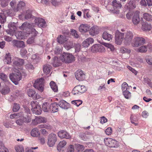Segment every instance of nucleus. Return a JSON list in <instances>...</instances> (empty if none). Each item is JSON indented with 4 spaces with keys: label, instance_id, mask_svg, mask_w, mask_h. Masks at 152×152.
<instances>
[{
    "label": "nucleus",
    "instance_id": "obj_8",
    "mask_svg": "<svg viewBox=\"0 0 152 152\" xmlns=\"http://www.w3.org/2000/svg\"><path fill=\"white\" fill-rule=\"evenodd\" d=\"M48 141L47 143L50 147L54 146L57 141V136L56 134L51 133L48 136Z\"/></svg>",
    "mask_w": 152,
    "mask_h": 152
},
{
    "label": "nucleus",
    "instance_id": "obj_21",
    "mask_svg": "<svg viewBox=\"0 0 152 152\" xmlns=\"http://www.w3.org/2000/svg\"><path fill=\"white\" fill-rule=\"evenodd\" d=\"M13 43L14 46L18 48H20L25 47V44L24 42L21 41L13 40Z\"/></svg>",
    "mask_w": 152,
    "mask_h": 152
},
{
    "label": "nucleus",
    "instance_id": "obj_64",
    "mask_svg": "<svg viewBox=\"0 0 152 152\" xmlns=\"http://www.w3.org/2000/svg\"><path fill=\"white\" fill-rule=\"evenodd\" d=\"M34 37H32L29 38L27 41V42L28 44H33L34 42Z\"/></svg>",
    "mask_w": 152,
    "mask_h": 152
},
{
    "label": "nucleus",
    "instance_id": "obj_63",
    "mask_svg": "<svg viewBox=\"0 0 152 152\" xmlns=\"http://www.w3.org/2000/svg\"><path fill=\"white\" fill-rule=\"evenodd\" d=\"M106 134L108 135H110L112 133V130L111 127H108L105 130Z\"/></svg>",
    "mask_w": 152,
    "mask_h": 152
},
{
    "label": "nucleus",
    "instance_id": "obj_61",
    "mask_svg": "<svg viewBox=\"0 0 152 152\" xmlns=\"http://www.w3.org/2000/svg\"><path fill=\"white\" fill-rule=\"evenodd\" d=\"M8 0H1V4L3 7H6L8 4Z\"/></svg>",
    "mask_w": 152,
    "mask_h": 152
},
{
    "label": "nucleus",
    "instance_id": "obj_3",
    "mask_svg": "<svg viewBox=\"0 0 152 152\" xmlns=\"http://www.w3.org/2000/svg\"><path fill=\"white\" fill-rule=\"evenodd\" d=\"M74 56L71 54L63 53L61 55L62 62L65 63H69L75 60Z\"/></svg>",
    "mask_w": 152,
    "mask_h": 152
},
{
    "label": "nucleus",
    "instance_id": "obj_6",
    "mask_svg": "<svg viewBox=\"0 0 152 152\" xmlns=\"http://www.w3.org/2000/svg\"><path fill=\"white\" fill-rule=\"evenodd\" d=\"M44 79L41 78L37 79L34 85V86L38 90L42 92L44 90Z\"/></svg>",
    "mask_w": 152,
    "mask_h": 152
},
{
    "label": "nucleus",
    "instance_id": "obj_46",
    "mask_svg": "<svg viewBox=\"0 0 152 152\" xmlns=\"http://www.w3.org/2000/svg\"><path fill=\"white\" fill-rule=\"evenodd\" d=\"M39 105L38 104V102L36 101H32L30 104V105L31 107V110L33 111V110H35V108L37 107V106Z\"/></svg>",
    "mask_w": 152,
    "mask_h": 152
},
{
    "label": "nucleus",
    "instance_id": "obj_34",
    "mask_svg": "<svg viewBox=\"0 0 152 152\" xmlns=\"http://www.w3.org/2000/svg\"><path fill=\"white\" fill-rule=\"evenodd\" d=\"M131 122L135 126H137L138 124L135 123L138 121V119L137 118L136 115L132 114L130 117Z\"/></svg>",
    "mask_w": 152,
    "mask_h": 152
},
{
    "label": "nucleus",
    "instance_id": "obj_7",
    "mask_svg": "<svg viewBox=\"0 0 152 152\" xmlns=\"http://www.w3.org/2000/svg\"><path fill=\"white\" fill-rule=\"evenodd\" d=\"M86 91V87L83 86L78 85L75 86L73 89L72 93L74 95L84 93Z\"/></svg>",
    "mask_w": 152,
    "mask_h": 152
},
{
    "label": "nucleus",
    "instance_id": "obj_35",
    "mask_svg": "<svg viewBox=\"0 0 152 152\" xmlns=\"http://www.w3.org/2000/svg\"><path fill=\"white\" fill-rule=\"evenodd\" d=\"M112 4L114 8H115L117 9L121 8L122 7L121 3L116 0L112 2Z\"/></svg>",
    "mask_w": 152,
    "mask_h": 152
},
{
    "label": "nucleus",
    "instance_id": "obj_44",
    "mask_svg": "<svg viewBox=\"0 0 152 152\" xmlns=\"http://www.w3.org/2000/svg\"><path fill=\"white\" fill-rule=\"evenodd\" d=\"M75 148L77 152H81L84 149V146L83 145L79 144H76Z\"/></svg>",
    "mask_w": 152,
    "mask_h": 152
},
{
    "label": "nucleus",
    "instance_id": "obj_15",
    "mask_svg": "<svg viewBox=\"0 0 152 152\" xmlns=\"http://www.w3.org/2000/svg\"><path fill=\"white\" fill-rule=\"evenodd\" d=\"M75 77L79 81L83 80L85 77V75L81 70H77L75 73Z\"/></svg>",
    "mask_w": 152,
    "mask_h": 152
},
{
    "label": "nucleus",
    "instance_id": "obj_38",
    "mask_svg": "<svg viewBox=\"0 0 152 152\" xmlns=\"http://www.w3.org/2000/svg\"><path fill=\"white\" fill-rule=\"evenodd\" d=\"M0 78L5 82L6 84H9V82L7 75L3 73H0Z\"/></svg>",
    "mask_w": 152,
    "mask_h": 152
},
{
    "label": "nucleus",
    "instance_id": "obj_37",
    "mask_svg": "<svg viewBox=\"0 0 152 152\" xmlns=\"http://www.w3.org/2000/svg\"><path fill=\"white\" fill-rule=\"evenodd\" d=\"M143 18L148 21H152V15L147 13L143 14Z\"/></svg>",
    "mask_w": 152,
    "mask_h": 152
},
{
    "label": "nucleus",
    "instance_id": "obj_25",
    "mask_svg": "<svg viewBox=\"0 0 152 152\" xmlns=\"http://www.w3.org/2000/svg\"><path fill=\"white\" fill-rule=\"evenodd\" d=\"M51 112L54 113L57 112L58 110V105L57 103H53L50 104Z\"/></svg>",
    "mask_w": 152,
    "mask_h": 152
},
{
    "label": "nucleus",
    "instance_id": "obj_50",
    "mask_svg": "<svg viewBox=\"0 0 152 152\" xmlns=\"http://www.w3.org/2000/svg\"><path fill=\"white\" fill-rule=\"evenodd\" d=\"M6 16L3 13H0V22L3 23L6 21Z\"/></svg>",
    "mask_w": 152,
    "mask_h": 152
},
{
    "label": "nucleus",
    "instance_id": "obj_36",
    "mask_svg": "<svg viewBox=\"0 0 152 152\" xmlns=\"http://www.w3.org/2000/svg\"><path fill=\"white\" fill-rule=\"evenodd\" d=\"M99 43L109 48L111 51H113L115 49L114 46L111 44L104 42H101V41L99 42Z\"/></svg>",
    "mask_w": 152,
    "mask_h": 152
},
{
    "label": "nucleus",
    "instance_id": "obj_59",
    "mask_svg": "<svg viewBox=\"0 0 152 152\" xmlns=\"http://www.w3.org/2000/svg\"><path fill=\"white\" fill-rule=\"evenodd\" d=\"M16 2L15 0H13L11 1L10 3V5L12 8L13 9L14 11V9L17 8V7H15V6L16 4Z\"/></svg>",
    "mask_w": 152,
    "mask_h": 152
},
{
    "label": "nucleus",
    "instance_id": "obj_28",
    "mask_svg": "<svg viewBox=\"0 0 152 152\" xmlns=\"http://www.w3.org/2000/svg\"><path fill=\"white\" fill-rule=\"evenodd\" d=\"M89 33L92 36L98 34L99 33L98 27L96 26L92 27L90 29Z\"/></svg>",
    "mask_w": 152,
    "mask_h": 152
},
{
    "label": "nucleus",
    "instance_id": "obj_5",
    "mask_svg": "<svg viewBox=\"0 0 152 152\" xmlns=\"http://www.w3.org/2000/svg\"><path fill=\"white\" fill-rule=\"evenodd\" d=\"M104 142L107 146L111 148H117L118 146L117 141L111 138H105L104 139Z\"/></svg>",
    "mask_w": 152,
    "mask_h": 152
},
{
    "label": "nucleus",
    "instance_id": "obj_14",
    "mask_svg": "<svg viewBox=\"0 0 152 152\" xmlns=\"http://www.w3.org/2000/svg\"><path fill=\"white\" fill-rule=\"evenodd\" d=\"M140 20L139 16V12L136 11L132 17V22L134 25L138 24L140 21Z\"/></svg>",
    "mask_w": 152,
    "mask_h": 152
},
{
    "label": "nucleus",
    "instance_id": "obj_4",
    "mask_svg": "<svg viewBox=\"0 0 152 152\" xmlns=\"http://www.w3.org/2000/svg\"><path fill=\"white\" fill-rule=\"evenodd\" d=\"M145 42V39L143 37H137L134 39L132 43V45L133 47H137L144 45Z\"/></svg>",
    "mask_w": 152,
    "mask_h": 152
},
{
    "label": "nucleus",
    "instance_id": "obj_18",
    "mask_svg": "<svg viewBox=\"0 0 152 152\" xmlns=\"http://www.w3.org/2000/svg\"><path fill=\"white\" fill-rule=\"evenodd\" d=\"M151 28V24H148L146 22H143L142 24V29L143 31H149Z\"/></svg>",
    "mask_w": 152,
    "mask_h": 152
},
{
    "label": "nucleus",
    "instance_id": "obj_54",
    "mask_svg": "<svg viewBox=\"0 0 152 152\" xmlns=\"http://www.w3.org/2000/svg\"><path fill=\"white\" fill-rule=\"evenodd\" d=\"M80 137L82 140L85 141H86L89 139L88 137V136L87 135L86 133H85L81 134L80 135Z\"/></svg>",
    "mask_w": 152,
    "mask_h": 152
},
{
    "label": "nucleus",
    "instance_id": "obj_19",
    "mask_svg": "<svg viewBox=\"0 0 152 152\" xmlns=\"http://www.w3.org/2000/svg\"><path fill=\"white\" fill-rule=\"evenodd\" d=\"M89 26L87 24H82L79 27V31L82 32H86L89 30Z\"/></svg>",
    "mask_w": 152,
    "mask_h": 152
},
{
    "label": "nucleus",
    "instance_id": "obj_30",
    "mask_svg": "<svg viewBox=\"0 0 152 152\" xmlns=\"http://www.w3.org/2000/svg\"><path fill=\"white\" fill-rule=\"evenodd\" d=\"M68 40V37L65 36L60 35L59 37H58L57 38V42L61 44L64 43L66 41Z\"/></svg>",
    "mask_w": 152,
    "mask_h": 152
},
{
    "label": "nucleus",
    "instance_id": "obj_60",
    "mask_svg": "<svg viewBox=\"0 0 152 152\" xmlns=\"http://www.w3.org/2000/svg\"><path fill=\"white\" fill-rule=\"evenodd\" d=\"M20 109V106L18 104H15L13 108V110L14 112H17L18 110Z\"/></svg>",
    "mask_w": 152,
    "mask_h": 152
},
{
    "label": "nucleus",
    "instance_id": "obj_49",
    "mask_svg": "<svg viewBox=\"0 0 152 152\" xmlns=\"http://www.w3.org/2000/svg\"><path fill=\"white\" fill-rule=\"evenodd\" d=\"M123 94L125 98L126 99H130L131 97V92L128 91L123 92Z\"/></svg>",
    "mask_w": 152,
    "mask_h": 152
},
{
    "label": "nucleus",
    "instance_id": "obj_47",
    "mask_svg": "<svg viewBox=\"0 0 152 152\" xmlns=\"http://www.w3.org/2000/svg\"><path fill=\"white\" fill-rule=\"evenodd\" d=\"M10 91V88L8 86L3 88L1 91V93L5 95L8 93Z\"/></svg>",
    "mask_w": 152,
    "mask_h": 152
},
{
    "label": "nucleus",
    "instance_id": "obj_2",
    "mask_svg": "<svg viewBox=\"0 0 152 152\" xmlns=\"http://www.w3.org/2000/svg\"><path fill=\"white\" fill-rule=\"evenodd\" d=\"M33 26V24L29 23L27 22H25L23 23L22 25L19 27V28L21 30H28V32L27 33H30L31 31V34H34V36H35L37 34L38 32L36 31L35 29L32 28Z\"/></svg>",
    "mask_w": 152,
    "mask_h": 152
},
{
    "label": "nucleus",
    "instance_id": "obj_32",
    "mask_svg": "<svg viewBox=\"0 0 152 152\" xmlns=\"http://www.w3.org/2000/svg\"><path fill=\"white\" fill-rule=\"evenodd\" d=\"M61 61V60L60 58H58L57 57H55L53 59V62L52 64L54 66L56 67L60 65Z\"/></svg>",
    "mask_w": 152,
    "mask_h": 152
},
{
    "label": "nucleus",
    "instance_id": "obj_58",
    "mask_svg": "<svg viewBox=\"0 0 152 152\" xmlns=\"http://www.w3.org/2000/svg\"><path fill=\"white\" fill-rule=\"evenodd\" d=\"M71 32L72 35L75 38H78L79 37V35L77 33V32L75 30L72 29L71 30Z\"/></svg>",
    "mask_w": 152,
    "mask_h": 152
},
{
    "label": "nucleus",
    "instance_id": "obj_45",
    "mask_svg": "<svg viewBox=\"0 0 152 152\" xmlns=\"http://www.w3.org/2000/svg\"><path fill=\"white\" fill-rule=\"evenodd\" d=\"M33 113L36 115H40L42 112L41 108L40 105L37 106L35 110H33Z\"/></svg>",
    "mask_w": 152,
    "mask_h": 152
},
{
    "label": "nucleus",
    "instance_id": "obj_41",
    "mask_svg": "<svg viewBox=\"0 0 152 152\" xmlns=\"http://www.w3.org/2000/svg\"><path fill=\"white\" fill-rule=\"evenodd\" d=\"M73 46V43L72 42H67L64 45V47L67 50L72 48Z\"/></svg>",
    "mask_w": 152,
    "mask_h": 152
},
{
    "label": "nucleus",
    "instance_id": "obj_20",
    "mask_svg": "<svg viewBox=\"0 0 152 152\" xmlns=\"http://www.w3.org/2000/svg\"><path fill=\"white\" fill-rule=\"evenodd\" d=\"M35 23L39 26L44 27L45 26L46 23L44 19L38 18L35 19Z\"/></svg>",
    "mask_w": 152,
    "mask_h": 152
},
{
    "label": "nucleus",
    "instance_id": "obj_11",
    "mask_svg": "<svg viewBox=\"0 0 152 152\" xmlns=\"http://www.w3.org/2000/svg\"><path fill=\"white\" fill-rule=\"evenodd\" d=\"M124 41L127 43L130 42L132 39L134 34L132 32L128 31L124 33Z\"/></svg>",
    "mask_w": 152,
    "mask_h": 152
},
{
    "label": "nucleus",
    "instance_id": "obj_24",
    "mask_svg": "<svg viewBox=\"0 0 152 152\" xmlns=\"http://www.w3.org/2000/svg\"><path fill=\"white\" fill-rule=\"evenodd\" d=\"M42 108L44 112H51L50 104L48 103H44L42 105Z\"/></svg>",
    "mask_w": 152,
    "mask_h": 152
},
{
    "label": "nucleus",
    "instance_id": "obj_10",
    "mask_svg": "<svg viewBox=\"0 0 152 152\" xmlns=\"http://www.w3.org/2000/svg\"><path fill=\"white\" fill-rule=\"evenodd\" d=\"M91 50L94 53H102L105 51V49L104 46L100 44H95L91 47Z\"/></svg>",
    "mask_w": 152,
    "mask_h": 152
},
{
    "label": "nucleus",
    "instance_id": "obj_12",
    "mask_svg": "<svg viewBox=\"0 0 152 152\" xmlns=\"http://www.w3.org/2000/svg\"><path fill=\"white\" fill-rule=\"evenodd\" d=\"M24 63V60L23 59L18 58H15L13 63V66L15 69V70L17 69L16 68H18V67L23 65Z\"/></svg>",
    "mask_w": 152,
    "mask_h": 152
},
{
    "label": "nucleus",
    "instance_id": "obj_39",
    "mask_svg": "<svg viewBox=\"0 0 152 152\" xmlns=\"http://www.w3.org/2000/svg\"><path fill=\"white\" fill-rule=\"evenodd\" d=\"M66 142L64 140L60 142L57 146V150L60 152L61 148L64 147L66 145Z\"/></svg>",
    "mask_w": 152,
    "mask_h": 152
},
{
    "label": "nucleus",
    "instance_id": "obj_57",
    "mask_svg": "<svg viewBox=\"0 0 152 152\" xmlns=\"http://www.w3.org/2000/svg\"><path fill=\"white\" fill-rule=\"evenodd\" d=\"M81 45L80 44L77 43L75 44L74 47L75 49V52H79L80 50Z\"/></svg>",
    "mask_w": 152,
    "mask_h": 152
},
{
    "label": "nucleus",
    "instance_id": "obj_1",
    "mask_svg": "<svg viewBox=\"0 0 152 152\" xmlns=\"http://www.w3.org/2000/svg\"><path fill=\"white\" fill-rule=\"evenodd\" d=\"M13 70L16 72L10 74L9 77L10 80L14 83L15 85H17L19 83V81L21 79L22 75L18 70Z\"/></svg>",
    "mask_w": 152,
    "mask_h": 152
},
{
    "label": "nucleus",
    "instance_id": "obj_23",
    "mask_svg": "<svg viewBox=\"0 0 152 152\" xmlns=\"http://www.w3.org/2000/svg\"><path fill=\"white\" fill-rule=\"evenodd\" d=\"M58 105L60 107L64 109H67L69 107V104L64 100H61Z\"/></svg>",
    "mask_w": 152,
    "mask_h": 152
},
{
    "label": "nucleus",
    "instance_id": "obj_62",
    "mask_svg": "<svg viewBox=\"0 0 152 152\" xmlns=\"http://www.w3.org/2000/svg\"><path fill=\"white\" fill-rule=\"evenodd\" d=\"M146 60L148 64L150 65H152V57H147Z\"/></svg>",
    "mask_w": 152,
    "mask_h": 152
},
{
    "label": "nucleus",
    "instance_id": "obj_43",
    "mask_svg": "<svg viewBox=\"0 0 152 152\" xmlns=\"http://www.w3.org/2000/svg\"><path fill=\"white\" fill-rule=\"evenodd\" d=\"M22 112H20L18 113H15L11 114L10 115V117L12 119L18 118L20 117H21V118H22Z\"/></svg>",
    "mask_w": 152,
    "mask_h": 152
},
{
    "label": "nucleus",
    "instance_id": "obj_16",
    "mask_svg": "<svg viewBox=\"0 0 152 152\" xmlns=\"http://www.w3.org/2000/svg\"><path fill=\"white\" fill-rule=\"evenodd\" d=\"M58 136L61 138H65L70 139L71 138V136L66 131H61L58 132Z\"/></svg>",
    "mask_w": 152,
    "mask_h": 152
},
{
    "label": "nucleus",
    "instance_id": "obj_9",
    "mask_svg": "<svg viewBox=\"0 0 152 152\" xmlns=\"http://www.w3.org/2000/svg\"><path fill=\"white\" fill-rule=\"evenodd\" d=\"M124 40V33L119 32H116L115 34V43L120 45Z\"/></svg>",
    "mask_w": 152,
    "mask_h": 152
},
{
    "label": "nucleus",
    "instance_id": "obj_13",
    "mask_svg": "<svg viewBox=\"0 0 152 152\" xmlns=\"http://www.w3.org/2000/svg\"><path fill=\"white\" fill-rule=\"evenodd\" d=\"M29 34H30V33H26L25 32L18 31L15 33V36L18 39H22L28 36Z\"/></svg>",
    "mask_w": 152,
    "mask_h": 152
},
{
    "label": "nucleus",
    "instance_id": "obj_53",
    "mask_svg": "<svg viewBox=\"0 0 152 152\" xmlns=\"http://www.w3.org/2000/svg\"><path fill=\"white\" fill-rule=\"evenodd\" d=\"M25 66L26 69L28 70H33L34 68L33 65L29 62L26 64Z\"/></svg>",
    "mask_w": 152,
    "mask_h": 152
},
{
    "label": "nucleus",
    "instance_id": "obj_56",
    "mask_svg": "<svg viewBox=\"0 0 152 152\" xmlns=\"http://www.w3.org/2000/svg\"><path fill=\"white\" fill-rule=\"evenodd\" d=\"M15 148L17 152H24L23 148L21 146H17Z\"/></svg>",
    "mask_w": 152,
    "mask_h": 152
},
{
    "label": "nucleus",
    "instance_id": "obj_33",
    "mask_svg": "<svg viewBox=\"0 0 152 152\" xmlns=\"http://www.w3.org/2000/svg\"><path fill=\"white\" fill-rule=\"evenodd\" d=\"M31 134L33 137H37L39 135L40 132L37 128H34L31 131Z\"/></svg>",
    "mask_w": 152,
    "mask_h": 152
},
{
    "label": "nucleus",
    "instance_id": "obj_27",
    "mask_svg": "<svg viewBox=\"0 0 152 152\" xmlns=\"http://www.w3.org/2000/svg\"><path fill=\"white\" fill-rule=\"evenodd\" d=\"M102 37L104 39L109 41L112 39L113 36L107 32L104 31L102 34Z\"/></svg>",
    "mask_w": 152,
    "mask_h": 152
},
{
    "label": "nucleus",
    "instance_id": "obj_51",
    "mask_svg": "<svg viewBox=\"0 0 152 152\" xmlns=\"http://www.w3.org/2000/svg\"><path fill=\"white\" fill-rule=\"evenodd\" d=\"M121 87L123 92L127 91V90L129 88V86L128 84L125 82L123 83Z\"/></svg>",
    "mask_w": 152,
    "mask_h": 152
},
{
    "label": "nucleus",
    "instance_id": "obj_17",
    "mask_svg": "<svg viewBox=\"0 0 152 152\" xmlns=\"http://www.w3.org/2000/svg\"><path fill=\"white\" fill-rule=\"evenodd\" d=\"M94 39L93 38H87L83 42L82 45L84 47H88L90 44H92L94 42Z\"/></svg>",
    "mask_w": 152,
    "mask_h": 152
},
{
    "label": "nucleus",
    "instance_id": "obj_29",
    "mask_svg": "<svg viewBox=\"0 0 152 152\" xmlns=\"http://www.w3.org/2000/svg\"><path fill=\"white\" fill-rule=\"evenodd\" d=\"M11 56L9 53L6 54L4 60L5 63L7 64H11Z\"/></svg>",
    "mask_w": 152,
    "mask_h": 152
},
{
    "label": "nucleus",
    "instance_id": "obj_52",
    "mask_svg": "<svg viewBox=\"0 0 152 152\" xmlns=\"http://www.w3.org/2000/svg\"><path fill=\"white\" fill-rule=\"evenodd\" d=\"M36 94V92L34 90L29 89L28 91V94L30 97H33Z\"/></svg>",
    "mask_w": 152,
    "mask_h": 152
},
{
    "label": "nucleus",
    "instance_id": "obj_26",
    "mask_svg": "<svg viewBox=\"0 0 152 152\" xmlns=\"http://www.w3.org/2000/svg\"><path fill=\"white\" fill-rule=\"evenodd\" d=\"M25 3L24 1H19L17 4V8L14 9V11L17 12L19 10L23 9L25 7Z\"/></svg>",
    "mask_w": 152,
    "mask_h": 152
},
{
    "label": "nucleus",
    "instance_id": "obj_48",
    "mask_svg": "<svg viewBox=\"0 0 152 152\" xmlns=\"http://www.w3.org/2000/svg\"><path fill=\"white\" fill-rule=\"evenodd\" d=\"M144 83L145 84H148L149 86L152 88V83L151 80L148 77H145L144 78Z\"/></svg>",
    "mask_w": 152,
    "mask_h": 152
},
{
    "label": "nucleus",
    "instance_id": "obj_22",
    "mask_svg": "<svg viewBox=\"0 0 152 152\" xmlns=\"http://www.w3.org/2000/svg\"><path fill=\"white\" fill-rule=\"evenodd\" d=\"M34 120L36 121L37 124L45 123L47 122V119L46 118L40 116L37 117Z\"/></svg>",
    "mask_w": 152,
    "mask_h": 152
},
{
    "label": "nucleus",
    "instance_id": "obj_42",
    "mask_svg": "<svg viewBox=\"0 0 152 152\" xmlns=\"http://www.w3.org/2000/svg\"><path fill=\"white\" fill-rule=\"evenodd\" d=\"M147 46L145 45H143L137 48V51L138 52L144 53L147 51Z\"/></svg>",
    "mask_w": 152,
    "mask_h": 152
},
{
    "label": "nucleus",
    "instance_id": "obj_55",
    "mask_svg": "<svg viewBox=\"0 0 152 152\" xmlns=\"http://www.w3.org/2000/svg\"><path fill=\"white\" fill-rule=\"evenodd\" d=\"M71 103L72 104L78 107L82 104V101L80 100H73L72 101Z\"/></svg>",
    "mask_w": 152,
    "mask_h": 152
},
{
    "label": "nucleus",
    "instance_id": "obj_31",
    "mask_svg": "<svg viewBox=\"0 0 152 152\" xmlns=\"http://www.w3.org/2000/svg\"><path fill=\"white\" fill-rule=\"evenodd\" d=\"M52 67L51 65L48 64H46L43 67V70L44 72L48 74H49L51 70Z\"/></svg>",
    "mask_w": 152,
    "mask_h": 152
},
{
    "label": "nucleus",
    "instance_id": "obj_40",
    "mask_svg": "<svg viewBox=\"0 0 152 152\" xmlns=\"http://www.w3.org/2000/svg\"><path fill=\"white\" fill-rule=\"evenodd\" d=\"M50 86L52 90L55 92L58 91V87L55 83L53 81H51L50 83Z\"/></svg>",
    "mask_w": 152,
    "mask_h": 152
}]
</instances>
